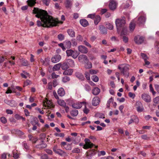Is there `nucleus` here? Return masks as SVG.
<instances>
[{
  "instance_id": "obj_64",
  "label": "nucleus",
  "mask_w": 159,
  "mask_h": 159,
  "mask_svg": "<svg viewBox=\"0 0 159 159\" xmlns=\"http://www.w3.org/2000/svg\"><path fill=\"white\" fill-rule=\"evenodd\" d=\"M155 90L157 93L159 94V85L158 84L155 85Z\"/></svg>"
},
{
  "instance_id": "obj_24",
  "label": "nucleus",
  "mask_w": 159,
  "mask_h": 159,
  "mask_svg": "<svg viewBox=\"0 0 159 159\" xmlns=\"http://www.w3.org/2000/svg\"><path fill=\"white\" fill-rule=\"evenodd\" d=\"M80 24L83 27H86L89 24L88 21L85 19H82L80 20Z\"/></svg>"
},
{
  "instance_id": "obj_5",
  "label": "nucleus",
  "mask_w": 159,
  "mask_h": 159,
  "mask_svg": "<svg viewBox=\"0 0 159 159\" xmlns=\"http://www.w3.org/2000/svg\"><path fill=\"white\" fill-rule=\"evenodd\" d=\"M66 52L68 57L71 56L74 59L77 58L79 55V53L77 51H73L71 49L67 50Z\"/></svg>"
},
{
  "instance_id": "obj_12",
  "label": "nucleus",
  "mask_w": 159,
  "mask_h": 159,
  "mask_svg": "<svg viewBox=\"0 0 159 159\" xmlns=\"http://www.w3.org/2000/svg\"><path fill=\"white\" fill-rule=\"evenodd\" d=\"M141 98L144 101L147 102H148L151 101V97L149 94L147 93H144L142 94Z\"/></svg>"
},
{
  "instance_id": "obj_45",
  "label": "nucleus",
  "mask_w": 159,
  "mask_h": 159,
  "mask_svg": "<svg viewBox=\"0 0 159 159\" xmlns=\"http://www.w3.org/2000/svg\"><path fill=\"white\" fill-rule=\"evenodd\" d=\"M96 116L100 118L104 119L105 118L104 115L102 113H98L96 114Z\"/></svg>"
},
{
  "instance_id": "obj_8",
  "label": "nucleus",
  "mask_w": 159,
  "mask_h": 159,
  "mask_svg": "<svg viewBox=\"0 0 159 159\" xmlns=\"http://www.w3.org/2000/svg\"><path fill=\"white\" fill-rule=\"evenodd\" d=\"M53 150L56 153L60 155H66V153L62 150L58 148L57 145L55 146L53 148Z\"/></svg>"
},
{
  "instance_id": "obj_37",
  "label": "nucleus",
  "mask_w": 159,
  "mask_h": 159,
  "mask_svg": "<svg viewBox=\"0 0 159 159\" xmlns=\"http://www.w3.org/2000/svg\"><path fill=\"white\" fill-rule=\"evenodd\" d=\"M65 46L67 48H70L71 46V42L70 41H66L65 42Z\"/></svg>"
},
{
  "instance_id": "obj_27",
  "label": "nucleus",
  "mask_w": 159,
  "mask_h": 159,
  "mask_svg": "<svg viewBox=\"0 0 159 159\" xmlns=\"http://www.w3.org/2000/svg\"><path fill=\"white\" fill-rule=\"evenodd\" d=\"M61 66V63H59L55 65L52 69L53 71H57L60 69V68Z\"/></svg>"
},
{
  "instance_id": "obj_6",
  "label": "nucleus",
  "mask_w": 159,
  "mask_h": 159,
  "mask_svg": "<svg viewBox=\"0 0 159 159\" xmlns=\"http://www.w3.org/2000/svg\"><path fill=\"white\" fill-rule=\"evenodd\" d=\"M127 33V30L126 28H123L122 31L120 34V36L122 39L123 42L125 43H127L129 40L128 37L126 36Z\"/></svg>"
},
{
  "instance_id": "obj_49",
  "label": "nucleus",
  "mask_w": 159,
  "mask_h": 159,
  "mask_svg": "<svg viewBox=\"0 0 159 159\" xmlns=\"http://www.w3.org/2000/svg\"><path fill=\"white\" fill-rule=\"evenodd\" d=\"M153 102L155 104L159 103V96H157L154 98L153 99Z\"/></svg>"
},
{
  "instance_id": "obj_13",
  "label": "nucleus",
  "mask_w": 159,
  "mask_h": 159,
  "mask_svg": "<svg viewBox=\"0 0 159 159\" xmlns=\"http://www.w3.org/2000/svg\"><path fill=\"white\" fill-rule=\"evenodd\" d=\"M79 61L80 62L86 63L88 61L87 57L85 55L82 54L80 55L78 57Z\"/></svg>"
},
{
  "instance_id": "obj_63",
  "label": "nucleus",
  "mask_w": 159,
  "mask_h": 159,
  "mask_svg": "<svg viewBox=\"0 0 159 159\" xmlns=\"http://www.w3.org/2000/svg\"><path fill=\"white\" fill-rule=\"evenodd\" d=\"M6 113L8 114L11 115L13 114V112L10 109H7L6 110Z\"/></svg>"
},
{
  "instance_id": "obj_32",
  "label": "nucleus",
  "mask_w": 159,
  "mask_h": 159,
  "mask_svg": "<svg viewBox=\"0 0 159 159\" xmlns=\"http://www.w3.org/2000/svg\"><path fill=\"white\" fill-rule=\"evenodd\" d=\"M101 18L99 16L97 15L96 16L94 19V22L95 25H97L99 22L100 21Z\"/></svg>"
},
{
  "instance_id": "obj_10",
  "label": "nucleus",
  "mask_w": 159,
  "mask_h": 159,
  "mask_svg": "<svg viewBox=\"0 0 159 159\" xmlns=\"http://www.w3.org/2000/svg\"><path fill=\"white\" fill-rule=\"evenodd\" d=\"M83 105H85V102H75L72 104V106L74 108L79 109Z\"/></svg>"
},
{
  "instance_id": "obj_51",
  "label": "nucleus",
  "mask_w": 159,
  "mask_h": 159,
  "mask_svg": "<svg viewBox=\"0 0 159 159\" xmlns=\"http://www.w3.org/2000/svg\"><path fill=\"white\" fill-rule=\"evenodd\" d=\"M22 64L23 66H27L29 65L28 61L26 60H23L22 61Z\"/></svg>"
},
{
  "instance_id": "obj_52",
  "label": "nucleus",
  "mask_w": 159,
  "mask_h": 159,
  "mask_svg": "<svg viewBox=\"0 0 159 159\" xmlns=\"http://www.w3.org/2000/svg\"><path fill=\"white\" fill-rule=\"evenodd\" d=\"M54 135L56 136H58L60 137L63 138L64 137L65 135L64 133H55L54 134Z\"/></svg>"
},
{
  "instance_id": "obj_56",
  "label": "nucleus",
  "mask_w": 159,
  "mask_h": 159,
  "mask_svg": "<svg viewBox=\"0 0 159 159\" xmlns=\"http://www.w3.org/2000/svg\"><path fill=\"white\" fill-rule=\"evenodd\" d=\"M80 149L78 148H75L73 149L72 151V152L73 153H79L80 152Z\"/></svg>"
},
{
  "instance_id": "obj_41",
  "label": "nucleus",
  "mask_w": 159,
  "mask_h": 159,
  "mask_svg": "<svg viewBox=\"0 0 159 159\" xmlns=\"http://www.w3.org/2000/svg\"><path fill=\"white\" fill-rule=\"evenodd\" d=\"M17 104L16 102L13 100H10L9 103V106H10L13 107L16 106Z\"/></svg>"
},
{
  "instance_id": "obj_15",
  "label": "nucleus",
  "mask_w": 159,
  "mask_h": 159,
  "mask_svg": "<svg viewBox=\"0 0 159 159\" xmlns=\"http://www.w3.org/2000/svg\"><path fill=\"white\" fill-rule=\"evenodd\" d=\"M78 51L82 53H86L88 52V49L83 45H80L78 48Z\"/></svg>"
},
{
  "instance_id": "obj_26",
  "label": "nucleus",
  "mask_w": 159,
  "mask_h": 159,
  "mask_svg": "<svg viewBox=\"0 0 159 159\" xmlns=\"http://www.w3.org/2000/svg\"><path fill=\"white\" fill-rule=\"evenodd\" d=\"M73 71V70L72 69L66 70L64 72L63 74L64 75H71Z\"/></svg>"
},
{
  "instance_id": "obj_57",
  "label": "nucleus",
  "mask_w": 159,
  "mask_h": 159,
  "mask_svg": "<svg viewBox=\"0 0 159 159\" xmlns=\"http://www.w3.org/2000/svg\"><path fill=\"white\" fill-rule=\"evenodd\" d=\"M85 75L87 79L88 80H90V74L89 72H86L85 73Z\"/></svg>"
},
{
  "instance_id": "obj_9",
  "label": "nucleus",
  "mask_w": 159,
  "mask_h": 159,
  "mask_svg": "<svg viewBox=\"0 0 159 159\" xmlns=\"http://www.w3.org/2000/svg\"><path fill=\"white\" fill-rule=\"evenodd\" d=\"M144 40L143 37L139 35L135 36L134 39L135 42L137 44H141L143 42Z\"/></svg>"
},
{
  "instance_id": "obj_30",
  "label": "nucleus",
  "mask_w": 159,
  "mask_h": 159,
  "mask_svg": "<svg viewBox=\"0 0 159 159\" xmlns=\"http://www.w3.org/2000/svg\"><path fill=\"white\" fill-rule=\"evenodd\" d=\"M27 2L28 5L31 7L34 5L36 3L35 0H28Z\"/></svg>"
},
{
  "instance_id": "obj_39",
  "label": "nucleus",
  "mask_w": 159,
  "mask_h": 159,
  "mask_svg": "<svg viewBox=\"0 0 159 159\" xmlns=\"http://www.w3.org/2000/svg\"><path fill=\"white\" fill-rule=\"evenodd\" d=\"M135 27V24L133 22H132L130 24L129 29L131 31H132L134 30Z\"/></svg>"
},
{
  "instance_id": "obj_18",
  "label": "nucleus",
  "mask_w": 159,
  "mask_h": 159,
  "mask_svg": "<svg viewBox=\"0 0 159 159\" xmlns=\"http://www.w3.org/2000/svg\"><path fill=\"white\" fill-rule=\"evenodd\" d=\"M100 102V100L98 97H94L92 100V104L94 106L98 105Z\"/></svg>"
},
{
  "instance_id": "obj_43",
  "label": "nucleus",
  "mask_w": 159,
  "mask_h": 159,
  "mask_svg": "<svg viewBox=\"0 0 159 159\" xmlns=\"http://www.w3.org/2000/svg\"><path fill=\"white\" fill-rule=\"evenodd\" d=\"M113 99L112 97H111L108 100L106 104V106L107 108H109L110 107L111 103L113 102Z\"/></svg>"
},
{
  "instance_id": "obj_23",
  "label": "nucleus",
  "mask_w": 159,
  "mask_h": 159,
  "mask_svg": "<svg viewBox=\"0 0 159 159\" xmlns=\"http://www.w3.org/2000/svg\"><path fill=\"white\" fill-rule=\"evenodd\" d=\"M40 61L43 65L47 66L49 65V60L47 58H45L44 60L41 58Z\"/></svg>"
},
{
  "instance_id": "obj_34",
  "label": "nucleus",
  "mask_w": 159,
  "mask_h": 159,
  "mask_svg": "<svg viewBox=\"0 0 159 159\" xmlns=\"http://www.w3.org/2000/svg\"><path fill=\"white\" fill-rule=\"evenodd\" d=\"M78 113V111L76 110H73L70 112V114L73 116H76Z\"/></svg>"
},
{
  "instance_id": "obj_47",
  "label": "nucleus",
  "mask_w": 159,
  "mask_h": 159,
  "mask_svg": "<svg viewBox=\"0 0 159 159\" xmlns=\"http://www.w3.org/2000/svg\"><path fill=\"white\" fill-rule=\"evenodd\" d=\"M132 118L133 119L134 122L136 123H139V119L136 116L134 115L132 116Z\"/></svg>"
},
{
  "instance_id": "obj_48",
  "label": "nucleus",
  "mask_w": 159,
  "mask_h": 159,
  "mask_svg": "<svg viewBox=\"0 0 159 159\" xmlns=\"http://www.w3.org/2000/svg\"><path fill=\"white\" fill-rule=\"evenodd\" d=\"M70 80V79L69 77L67 76H65L62 78V81L64 83H66L69 81Z\"/></svg>"
},
{
  "instance_id": "obj_20",
  "label": "nucleus",
  "mask_w": 159,
  "mask_h": 159,
  "mask_svg": "<svg viewBox=\"0 0 159 159\" xmlns=\"http://www.w3.org/2000/svg\"><path fill=\"white\" fill-rule=\"evenodd\" d=\"M72 1L70 0H66L64 4L66 8H70L71 7L72 4Z\"/></svg>"
},
{
  "instance_id": "obj_19",
  "label": "nucleus",
  "mask_w": 159,
  "mask_h": 159,
  "mask_svg": "<svg viewBox=\"0 0 159 159\" xmlns=\"http://www.w3.org/2000/svg\"><path fill=\"white\" fill-rule=\"evenodd\" d=\"M146 20V17L145 16H140L138 20V23L139 25L143 24L145 23Z\"/></svg>"
},
{
  "instance_id": "obj_11",
  "label": "nucleus",
  "mask_w": 159,
  "mask_h": 159,
  "mask_svg": "<svg viewBox=\"0 0 159 159\" xmlns=\"http://www.w3.org/2000/svg\"><path fill=\"white\" fill-rule=\"evenodd\" d=\"M61 59V56L59 55H57L52 57L51 59V62L53 63H56L60 61Z\"/></svg>"
},
{
  "instance_id": "obj_53",
  "label": "nucleus",
  "mask_w": 159,
  "mask_h": 159,
  "mask_svg": "<svg viewBox=\"0 0 159 159\" xmlns=\"http://www.w3.org/2000/svg\"><path fill=\"white\" fill-rule=\"evenodd\" d=\"M96 151L94 149H92L89 151V152L91 156H93L96 154Z\"/></svg>"
},
{
  "instance_id": "obj_21",
  "label": "nucleus",
  "mask_w": 159,
  "mask_h": 159,
  "mask_svg": "<svg viewBox=\"0 0 159 159\" xmlns=\"http://www.w3.org/2000/svg\"><path fill=\"white\" fill-rule=\"evenodd\" d=\"M99 28L100 31V33L102 34H107V30L105 27L102 25H100L99 26Z\"/></svg>"
},
{
  "instance_id": "obj_22",
  "label": "nucleus",
  "mask_w": 159,
  "mask_h": 159,
  "mask_svg": "<svg viewBox=\"0 0 159 159\" xmlns=\"http://www.w3.org/2000/svg\"><path fill=\"white\" fill-rule=\"evenodd\" d=\"M67 63L68 66L71 67H73L75 66V63L73 60L72 59H68L66 60V62Z\"/></svg>"
},
{
  "instance_id": "obj_55",
  "label": "nucleus",
  "mask_w": 159,
  "mask_h": 159,
  "mask_svg": "<svg viewBox=\"0 0 159 159\" xmlns=\"http://www.w3.org/2000/svg\"><path fill=\"white\" fill-rule=\"evenodd\" d=\"M58 39L60 41H62L64 39V36L63 35L60 34L58 35Z\"/></svg>"
},
{
  "instance_id": "obj_61",
  "label": "nucleus",
  "mask_w": 159,
  "mask_h": 159,
  "mask_svg": "<svg viewBox=\"0 0 159 159\" xmlns=\"http://www.w3.org/2000/svg\"><path fill=\"white\" fill-rule=\"evenodd\" d=\"M76 39L79 41H82L83 40V37L81 35H78L77 36Z\"/></svg>"
},
{
  "instance_id": "obj_35",
  "label": "nucleus",
  "mask_w": 159,
  "mask_h": 159,
  "mask_svg": "<svg viewBox=\"0 0 159 159\" xmlns=\"http://www.w3.org/2000/svg\"><path fill=\"white\" fill-rule=\"evenodd\" d=\"M85 67L86 69H89L92 67V65L91 63L89 61L87 62L86 63H85Z\"/></svg>"
},
{
  "instance_id": "obj_44",
  "label": "nucleus",
  "mask_w": 159,
  "mask_h": 159,
  "mask_svg": "<svg viewBox=\"0 0 159 159\" xmlns=\"http://www.w3.org/2000/svg\"><path fill=\"white\" fill-rule=\"evenodd\" d=\"M76 76L79 79L83 80L84 79V77L83 75L80 73H76Z\"/></svg>"
},
{
  "instance_id": "obj_31",
  "label": "nucleus",
  "mask_w": 159,
  "mask_h": 159,
  "mask_svg": "<svg viewBox=\"0 0 159 159\" xmlns=\"http://www.w3.org/2000/svg\"><path fill=\"white\" fill-rule=\"evenodd\" d=\"M57 102L59 105L63 107L65 106L66 104L64 101L61 99H58L57 101Z\"/></svg>"
},
{
  "instance_id": "obj_17",
  "label": "nucleus",
  "mask_w": 159,
  "mask_h": 159,
  "mask_svg": "<svg viewBox=\"0 0 159 159\" xmlns=\"http://www.w3.org/2000/svg\"><path fill=\"white\" fill-rule=\"evenodd\" d=\"M141 56L142 58L144 60L145 64L146 65H149L150 63V62L147 61V60L148 59L149 57L145 54L143 53H141Z\"/></svg>"
},
{
  "instance_id": "obj_38",
  "label": "nucleus",
  "mask_w": 159,
  "mask_h": 159,
  "mask_svg": "<svg viewBox=\"0 0 159 159\" xmlns=\"http://www.w3.org/2000/svg\"><path fill=\"white\" fill-rule=\"evenodd\" d=\"M107 28L109 30H112L113 28V25L112 23H107L106 24Z\"/></svg>"
},
{
  "instance_id": "obj_40",
  "label": "nucleus",
  "mask_w": 159,
  "mask_h": 159,
  "mask_svg": "<svg viewBox=\"0 0 159 159\" xmlns=\"http://www.w3.org/2000/svg\"><path fill=\"white\" fill-rule=\"evenodd\" d=\"M13 157L14 158L16 159L19 157V154L16 151H13L12 152Z\"/></svg>"
},
{
  "instance_id": "obj_59",
  "label": "nucleus",
  "mask_w": 159,
  "mask_h": 159,
  "mask_svg": "<svg viewBox=\"0 0 159 159\" xmlns=\"http://www.w3.org/2000/svg\"><path fill=\"white\" fill-rule=\"evenodd\" d=\"M71 43H72V45L73 46H76L77 45V42L76 41V40L74 39H72Z\"/></svg>"
},
{
  "instance_id": "obj_2",
  "label": "nucleus",
  "mask_w": 159,
  "mask_h": 159,
  "mask_svg": "<svg viewBox=\"0 0 159 159\" xmlns=\"http://www.w3.org/2000/svg\"><path fill=\"white\" fill-rule=\"evenodd\" d=\"M129 65L127 64H123L119 65L118 66V68L120 70L124 75L128 76L129 73L128 71L129 70Z\"/></svg>"
},
{
  "instance_id": "obj_58",
  "label": "nucleus",
  "mask_w": 159,
  "mask_h": 159,
  "mask_svg": "<svg viewBox=\"0 0 159 159\" xmlns=\"http://www.w3.org/2000/svg\"><path fill=\"white\" fill-rule=\"evenodd\" d=\"M64 148L67 150H70L71 149V146L69 144H67L66 146L64 147Z\"/></svg>"
},
{
  "instance_id": "obj_46",
  "label": "nucleus",
  "mask_w": 159,
  "mask_h": 159,
  "mask_svg": "<svg viewBox=\"0 0 159 159\" xmlns=\"http://www.w3.org/2000/svg\"><path fill=\"white\" fill-rule=\"evenodd\" d=\"M150 91L152 92L153 95H154L156 94V92H155L152 86V85L151 84L149 85Z\"/></svg>"
},
{
  "instance_id": "obj_25",
  "label": "nucleus",
  "mask_w": 159,
  "mask_h": 159,
  "mask_svg": "<svg viewBox=\"0 0 159 159\" xmlns=\"http://www.w3.org/2000/svg\"><path fill=\"white\" fill-rule=\"evenodd\" d=\"M100 92V89L98 87L94 88L92 91L93 94L94 95H97Z\"/></svg>"
},
{
  "instance_id": "obj_29",
  "label": "nucleus",
  "mask_w": 159,
  "mask_h": 159,
  "mask_svg": "<svg viewBox=\"0 0 159 159\" xmlns=\"http://www.w3.org/2000/svg\"><path fill=\"white\" fill-rule=\"evenodd\" d=\"M67 33L71 37H73L75 36V32L72 29H69L67 30Z\"/></svg>"
},
{
  "instance_id": "obj_3",
  "label": "nucleus",
  "mask_w": 159,
  "mask_h": 159,
  "mask_svg": "<svg viewBox=\"0 0 159 159\" xmlns=\"http://www.w3.org/2000/svg\"><path fill=\"white\" fill-rule=\"evenodd\" d=\"M84 141L85 142V144H84L83 143H80L79 145L83 146V148L84 149H87L89 148H91L94 146L93 143H91L90 140L88 139H85Z\"/></svg>"
},
{
  "instance_id": "obj_28",
  "label": "nucleus",
  "mask_w": 159,
  "mask_h": 159,
  "mask_svg": "<svg viewBox=\"0 0 159 159\" xmlns=\"http://www.w3.org/2000/svg\"><path fill=\"white\" fill-rule=\"evenodd\" d=\"M58 94L60 96H63L65 94V91L63 88H61L59 89L57 91Z\"/></svg>"
},
{
  "instance_id": "obj_50",
  "label": "nucleus",
  "mask_w": 159,
  "mask_h": 159,
  "mask_svg": "<svg viewBox=\"0 0 159 159\" xmlns=\"http://www.w3.org/2000/svg\"><path fill=\"white\" fill-rule=\"evenodd\" d=\"M92 79L93 81L96 82H98L99 80L98 77L95 75L93 76Z\"/></svg>"
},
{
  "instance_id": "obj_36",
  "label": "nucleus",
  "mask_w": 159,
  "mask_h": 159,
  "mask_svg": "<svg viewBox=\"0 0 159 159\" xmlns=\"http://www.w3.org/2000/svg\"><path fill=\"white\" fill-rule=\"evenodd\" d=\"M22 145L24 150H27L29 149V147L25 141L23 142L22 143Z\"/></svg>"
},
{
  "instance_id": "obj_42",
  "label": "nucleus",
  "mask_w": 159,
  "mask_h": 159,
  "mask_svg": "<svg viewBox=\"0 0 159 159\" xmlns=\"http://www.w3.org/2000/svg\"><path fill=\"white\" fill-rule=\"evenodd\" d=\"M23 73L21 74V75L22 77L24 78H26L27 76H29V75L28 73L25 72V71H23Z\"/></svg>"
},
{
  "instance_id": "obj_1",
  "label": "nucleus",
  "mask_w": 159,
  "mask_h": 159,
  "mask_svg": "<svg viewBox=\"0 0 159 159\" xmlns=\"http://www.w3.org/2000/svg\"><path fill=\"white\" fill-rule=\"evenodd\" d=\"M33 13L36 14L35 16L40 18L41 21H37V25L38 26H42L44 27H50L56 26L59 23L57 20L53 19L52 16L48 15L46 11L34 7L33 11Z\"/></svg>"
},
{
  "instance_id": "obj_4",
  "label": "nucleus",
  "mask_w": 159,
  "mask_h": 159,
  "mask_svg": "<svg viewBox=\"0 0 159 159\" xmlns=\"http://www.w3.org/2000/svg\"><path fill=\"white\" fill-rule=\"evenodd\" d=\"M116 26L117 29V31L120 29V28L123 27L125 22L124 19H117L115 21Z\"/></svg>"
},
{
  "instance_id": "obj_54",
  "label": "nucleus",
  "mask_w": 159,
  "mask_h": 159,
  "mask_svg": "<svg viewBox=\"0 0 159 159\" xmlns=\"http://www.w3.org/2000/svg\"><path fill=\"white\" fill-rule=\"evenodd\" d=\"M1 121L3 123H6L7 122L6 118L4 117H2L1 118Z\"/></svg>"
},
{
  "instance_id": "obj_33",
  "label": "nucleus",
  "mask_w": 159,
  "mask_h": 159,
  "mask_svg": "<svg viewBox=\"0 0 159 159\" xmlns=\"http://www.w3.org/2000/svg\"><path fill=\"white\" fill-rule=\"evenodd\" d=\"M61 69L63 70H66L69 68V66L67 63L66 62L63 63L61 66Z\"/></svg>"
},
{
  "instance_id": "obj_60",
  "label": "nucleus",
  "mask_w": 159,
  "mask_h": 159,
  "mask_svg": "<svg viewBox=\"0 0 159 159\" xmlns=\"http://www.w3.org/2000/svg\"><path fill=\"white\" fill-rule=\"evenodd\" d=\"M43 3L45 4L46 6H48L49 4L50 0H43Z\"/></svg>"
},
{
  "instance_id": "obj_7",
  "label": "nucleus",
  "mask_w": 159,
  "mask_h": 159,
  "mask_svg": "<svg viewBox=\"0 0 159 159\" xmlns=\"http://www.w3.org/2000/svg\"><path fill=\"white\" fill-rule=\"evenodd\" d=\"M135 107L137 111L139 112H142L144 110L142 103L139 101H138L136 102Z\"/></svg>"
},
{
  "instance_id": "obj_16",
  "label": "nucleus",
  "mask_w": 159,
  "mask_h": 159,
  "mask_svg": "<svg viewBox=\"0 0 159 159\" xmlns=\"http://www.w3.org/2000/svg\"><path fill=\"white\" fill-rule=\"evenodd\" d=\"M43 105L44 107H50L52 106V102L50 100H48L46 98L43 101Z\"/></svg>"
},
{
  "instance_id": "obj_14",
  "label": "nucleus",
  "mask_w": 159,
  "mask_h": 159,
  "mask_svg": "<svg viewBox=\"0 0 159 159\" xmlns=\"http://www.w3.org/2000/svg\"><path fill=\"white\" fill-rule=\"evenodd\" d=\"M117 3L113 0H111L109 4V7L110 9L112 10H114L117 7Z\"/></svg>"
},
{
  "instance_id": "obj_62",
  "label": "nucleus",
  "mask_w": 159,
  "mask_h": 159,
  "mask_svg": "<svg viewBox=\"0 0 159 159\" xmlns=\"http://www.w3.org/2000/svg\"><path fill=\"white\" fill-rule=\"evenodd\" d=\"M128 95L130 98H132L133 99L134 98L135 96V94L131 92H129L128 93Z\"/></svg>"
}]
</instances>
